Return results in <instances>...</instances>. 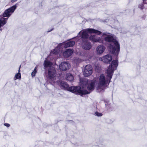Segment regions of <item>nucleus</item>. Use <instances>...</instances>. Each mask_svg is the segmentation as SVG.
<instances>
[{
  "label": "nucleus",
  "instance_id": "nucleus-1",
  "mask_svg": "<svg viewBox=\"0 0 147 147\" xmlns=\"http://www.w3.org/2000/svg\"><path fill=\"white\" fill-rule=\"evenodd\" d=\"M51 62L47 60H45L44 62V67L45 70H48V76L47 77L51 84L55 86L56 85L60 84L64 89L67 90L77 95L82 96L83 95L90 93V92L86 90L82 89L79 86H71L69 87V85L65 82L61 81L59 82L56 80V71L54 68L52 66Z\"/></svg>",
  "mask_w": 147,
  "mask_h": 147
},
{
  "label": "nucleus",
  "instance_id": "nucleus-2",
  "mask_svg": "<svg viewBox=\"0 0 147 147\" xmlns=\"http://www.w3.org/2000/svg\"><path fill=\"white\" fill-rule=\"evenodd\" d=\"M118 65V60L113 61L107 71V76L105 77L104 74H101L97 78L89 82L87 88L90 91L94 89V86L96 87L97 91L99 92L105 89V86L109 84L112 78L114 71L115 70Z\"/></svg>",
  "mask_w": 147,
  "mask_h": 147
},
{
  "label": "nucleus",
  "instance_id": "nucleus-3",
  "mask_svg": "<svg viewBox=\"0 0 147 147\" xmlns=\"http://www.w3.org/2000/svg\"><path fill=\"white\" fill-rule=\"evenodd\" d=\"M88 33H94L97 35H100L101 32L97 30L92 28H88L81 31L79 33L77 37H81V39L82 40V48L86 50L90 49L92 47L91 43L87 41L89 37Z\"/></svg>",
  "mask_w": 147,
  "mask_h": 147
},
{
  "label": "nucleus",
  "instance_id": "nucleus-4",
  "mask_svg": "<svg viewBox=\"0 0 147 147\" xmlns=\"http://www.w3.org/2000/svg\"><path fill=\"white\" fill-rule=\"evenodd\" d=\"M102 36H106L105 40L110 42L108 45L109 52L115 55H118L120 51V45L114 35L108 33H104Z\"/></svg>",
  "mask_w": 147,
  "mask_h": 147
},
{
  "label": "nucleus",
  "instance_id": "nucleus-5",
  "mask_svg": "<svg viewBox=\"0 0 147 147\" xmlns=\"http://www.w3.org/2000/svg\"><path fill=\"white\" fill-rule=\"evenodd\" d=\"M75 42L73 40L69 41L66 43H63L59 44L55 49L50 53V55H52L53 54L57 55L60 52H61L63 47L66 48L67 47L73 46L75 44Z\"/></svg>",
  "mask_w": 147,
  "mask_h": 147
},
{
  "label": "nucleus",
  "instance_id": "nucleus-6",
  "mask_svg": "<svg viewBox=\"0 0 147 147\" xmlns=\"http://www.w3.org/2000/svg\"><path fill=\"white\" fill-rule=\"evenodd\" d=\"M16 8V5L13 6L10 8L6 9L3 14V16L4 17H7V18H1L0 19V28L3 26L7 22L8 18L14 12ZM2 29H0V31Z\"/></svg>",
  "mask_w": 147,
  "mask_h": 147
},
{
  "label": "nucleus",
  "instance_id": "nucleus-7",
  "mask_svg": "<svg viewBox=\"0 0 147 147\" xmlns=\"http://www.w3.org/2000/svg\"><path fill=\"white\" fill-rule=\"evenodd\" d=\"M92 72V68L90 65H86L84 69L83 74L84 76L88 77L91 75Z\"/></svg>",
  "mask_w": 147,
  "mask_h": 147
},
{
  "label": "nucleus",
  "instance_id": "nucleus-8",
  "mask_svg": "<svg viewBox=\"0 0 147 147\" xmlns=\"http://www.w3.org/2000/svg\"><path fill=\"white\" fill-rule=\"evenodd\" d=\"M70 67V64L67 61L61 62L59 66V69L62 71H65L68 70Z\"/></svg>",
  "mask_w": 147,
  "mask_h": 147
},
{
  "label": "nucleus",
  "instance_id": "nucleus-9",
  "mask_svg": "<svg viewBox=\"0 0 147 147\" xmlns=\"http://www.w3.org/2000/svg\"><path fill=\"white\" fill-rule=\"evenodd\" d=\"M100 61H103L106 63H110L112 60L111 56L109 55H106L102 57H100L99 58Z\"/></svg>",
  "mask_w": 147,
  "mask_h": 147
},
{
  "label": "nucleus",
  "instance_id": "nucleus-10",
  "mask_svg": "<svg viewBox=\"0 0 147 147\" xmlns=\"http://www.w3.org/2000/svg\"><path fill=\"white\" fill-rule=\"evenodd\" d=\"M73 52V50L70 49H67L63 53V56L65 57H68L71 55Z\"/></svg>",
  "mask_w": 147,
  "mask_h": 147
},
{
  "label": "nucleus",
  "instance_id": "nucleus-11",
  "mask_svg": "<svg viewBox=\"0 0 147 147\" xmlns=\"http://www.w3.org/2000/svg\"><path fill=\"white\" fill-rule=\"evenodd\" d=\"M89 39L94 42H98L100 43L102 42V40L100 37H97L94 35H91L89 37Z\"/></svg>",
  "mask_w": 147,
  "mask_h": 147
},
{
  "label": "nucleus",
  "instance_id": "nucleus-12",
  "mask_svg": "<svg viewBox=\"0 0 147 147\" xmlns=\"http://www.w3.org/2000/svg\"><path fill=\"white\" fill-rule=\"evenodd\" d=\"M105 49V47L102 45L98 46L96 48L97 52L98 54H100L102 53Z\"/></svg>",
  "mask_w": 147,
  "mask_h": 147
},
{
  "label": "nucleus",
  "instance_id": "nucleus-13",
  "mask_svg": "<svg viewBox=\"0 0 147 147\" xmlns=\"http://www.w3.org/2000/svg\"><path fill=\"white\" fill-rule=\"evenodd\" d=\"M66 79L69 81H71L74 80V78L73 76L70 73H68L66 75Z\"/></svg>",
  "mask_w": 147,
  "mask_h": 147
},
{
  "label": "nucleus",
  "instance_id": "nucleus-14",
  "mask_svg": "<svg viewBox=\"0 0 147 147\" xmlns=\"http://www.w3.org/2000/svg\"><path fill=\"white\" fill-rule=\"evenodd\" d=\"M21 79V74L20 72H18V73L16 74L14 78V80H16L17 79Z\"/></svg>",
  "mask_w": 147,
  "mask_h": 147
},
{
  "label": "nucleus",
  "instance_id": "nucleus-15",
  "mask_svg": "<svg viewBox=\"0 0 147 147\" xmlns=\"http://www.w3.org/2000/svg\"><path fill=\"white\" fill-rule=\"evenodd\" d=\"M81 60L78 58H75L74 59L73 62L74 63L76 64V65L79 63L80 62Z\"/></svg>",
  "mask_w": 147,
  "mask_h": 147
},
{
  "label": "nucleus",
  "instance_id": "nucleus-16",
  "mask_svg": "<svg viewBox=\"0 0 147 147\" xmlns=\"http://www.w3.org/2000/svg\"><path fill=\"white\" fill-rule=\"evenodd\" d=\"M36 69L37 67H36L34 68V71L32 72L31 75L32 77H34L35 76L37 72Z\"/></svg>",
  "mask_w": 147,
  "mask_h": 147
},
{
  "label": "nucleus",
  "instance_id": "nucleus-17",
  "mask_svg": "<svg viewBox=\"0 0 147 147\" xmlns=\"http://www.w3.org/2000/svg\"><path fill=\"white\" fill-rule=\"evenodd\" d=\"M145 4H144L143 3V1L142 3L141 4H140L139 5V7L141 9H143L144 7V5Z\"/></svg>",
  "mask_w": 147,
  "mask_h": 147
},
{
  "label": "nucleus",
  "instance_id": "nucleus-18",
  "mask_svg": "<svg viewBox=\"0 0 147 147\" xmlns=\"http://www.w3.org/2000/svg\"><path fill=\"white\" fill-rule=\"evenodd\" d=\"M95 114L96 115L98 116H101L102 115V114L101 113H99L98 112H96Z\"/></svg>",
  "mask_w": 147,
  "mask_h": 147
},
{
  "label": "nucleus",
  "instance_id": "nucleus-19",
  "mask_svg": "<svg viewBox=\"0 0 147 147\" xmlns=\"http://www.w3.org/2000/svg\"><path fill=\"white\" fill-rule=\"evenodd\" d=\"M123 29L121 28H120V29H118V30H119V32L121 33H125V32H122V30H123Z\"/></svg>",
  "mask_w": 147,
  "mask_h": 147
},
{
  "label": "nucleus",
  "instance_id": "nucleus-20",
  "mask_svg": "<svg viewBox=\"0 0 147 147\" xmlns=\"http://www.w3.org/2000/svg\"><path fill=\"white\" fill-rule=\"evenodd\" d=\"M4 125L7 127H9L10 126V125L9 124L7 123H5Z\"/></svg>",
  "mask_w": 147,
  "mask_h": 147
},
{
  "label": "nucleus",
  "instance_id": "nucleus-21",
  "mask_svg": "<svg viewBox=\"0 0 147 147\" xmlns=\"http://www.w3.org/2000/svg\"><path fill=\"white\" fill-rule=\"evenodd\" d=\"M143 1L144 4H147V0H143Z\"/></svg>",
  "mask_w": 147,
  "mask_h": 147
},
{
  "label": "nucleus",
  "instance_id": "nucleus-22",
  "mask_svg": "<svg viewBox=\"0 0 147 147\" xmlns=\"http://www.w3.org/2000/svg\"><path fill=\"white\" fill-rule=\"evenodd\" d=\"M21 67V65H20L19 67L18 72H20V69Z\"/></svg>",
  "mask_w": 147,
  "mask_h": 147
},
{
  "label": "nucleus",
  "instance_id": "nucleus-23",
  "mask_svg": "<svg viewBox=\"0 0 147 147\" xmlns=\"http://www.w3.org/2000/svg\"><path fill=\"white\" fill-rule=\"evenodd\" d=\"M13 1V0H12L11 1V2H14L15 1Z\"/></svg>",
  "mask_w": 147,
  "mask_h": 147
},
{
  "label": "nucleus",
  "instance_id": "nucleus-24",
  "mask_svg": "<svg viewBox=\"0 0 147 147\" xmlns=\"http://www.w3.org/2000/svg\"><path fill=\"white\" fill-rule=\"evenodd\" d=\"M50 31H50H48V32H50V31Z\"/></svg>",
  "mask_w": 147,
  "mask_h": 147
}]
</instances>
